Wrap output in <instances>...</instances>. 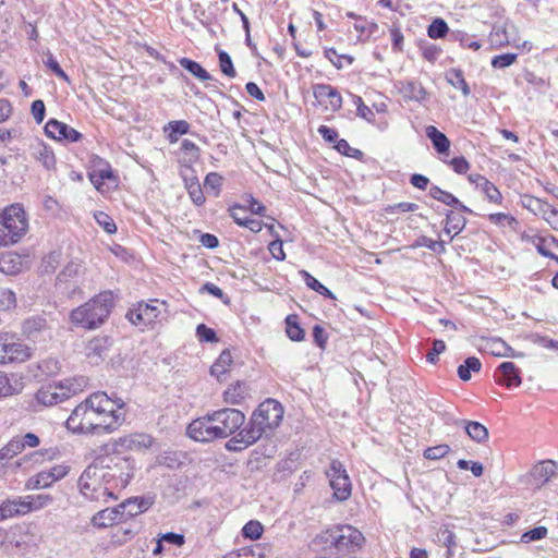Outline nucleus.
Returning a JSON list of instances; mask_svg holds the SVG:
<instances>
[{"label":"nucleus","mask_w":558,"mask_h":558,"mask_svg":"<svg viewBox=\"0 0 558 558\" xmlns=\"http://www.w3.org/2000/svg\"><path fill=\"white\" fill-rule=\"evenodd\" d=\"M450 451V447L446 444L429 447L424 451V457L429 460H439L447 456Z\"/></svg>","instance_id":"nucleus-55"},{"label":"nucleus","mask_w":558,"mask_h":558,"mask_svg":"<svg viewBox=\"0 0 558 558\" xmlns=\"http://www.w3.org/2000/svg\"><path fill=\"white\" fill-rule=\"evenodd\" d=\"M153 444L151 436L144 433H134L119 438L118 445L128 450H142Z\"/></svg>","instance_id":"nucleus-21"},{"label":"nucleus","mask_w":558,"mask_h":558,"mask_svg":"<svg viewBox=\"0 0 558 558\" xmlns=\"http://www.w3.org/2000/svg\"><path fill=\"white\" fill-rule=\"evenodd\" d=\"M89 180L98 191L102 190V186L106 184V181H109V183L111 184L116 183V179L110 169L94 170L89 174Z\"/></svg>","instance_id":"nucleus-35"},{"label":"nucleus","mask_w":558,"mask_h":558,"mask_svg":"<svg viewBox=\"0 0 558 558\" xmlns=\"http://www.w3.org/2000/svg\"><path fill=\"white\" fill-rule=\"evenodd\" d=\"M354 29L359 33L360 39H366L378 31V25L359 16L354 23Z\"/></svg>","instance_id":"nucleus-37"},{"label":"nucleus","mask_w":558,"mask_h":558,"mask_svg":"<svg viewBox=\"0 0 558 558\" xmlns=\"http://www.w3.org/2000/svg\"><path fill=\"white\" fill-rule=\"evenodd\" d=\"M449 27L442 19H435L428 26L427 34L433 39H439L446 36Z\"/></svg>","instance_id":"nucleus-45"},{"label":"nucleus","mask_w":558,"mask_h":558,"mask_svg":"<svg viewBox=\"0 0 558 558\" xmlns=\"http://www.w3.org/2000/svg\"><path fill=\"white\" fill-rule=\"evenodd\" d=\"M497 384L507 388L519 387L521 385V372L512 362L501 363L494 374Z\"/></svg>","instance_id":"nucleus-16"},{"label":"nucleus","mask_w":558,"mask_h":558,"mask_svg":"<svg viewBox=\"0 0 558 558\" xmlns=\"http://www.w3.org/2000/svg\"><path fill=\"white\" fill-rule=\"evenodd\" d=\"M54 482L51 480V475L48 470L41 471L37 473L35 476L31 477L27 482V488L31 489H39V488H48Z\"/></svg>","instance_id":"nucleus-38"},{"label":"nucleus","mask_w":558,"mask_h":558,"mask_svg":"<svg viewBox=\"0 0 558 558\" xmlns=\"http://www.w3.org/2000/svg\"><path fill=\"white\" fill-rule=\"evenodd\" d=\"M548 530L545 526H537L530 531L524 532L521 535V542L524 544H530L535 541L543 539L547 536Z\"/></svg>","instance_id":"nucleus-52"},{"label":"nucleus","mask_w":558,"mask_h":558,"mask_svg":"<svg viewBox=\"0 0 558 558\" xmlns=\"http://www.w3.org/2000/svg\"><path fill=\"white\" fill-rule=\"evenodd\" d=\"M187 435L199 442H208L221 438L211 414L194 420L187 427Z\"/></svg>","instance_id":"nucleus-13"},{"label":"nucleus","mask_w":558,"mask_h":558,"mask_svg":"<svg viewBox=\"0 0 558 558\" xmlns=\"http://www.w3.org/2000/svg\"><path fill=\"white\" fill-rule=\"evenodd\" d=\"M488 347L490 353L496 356H515L513 349L499 338L492 339L488 342Z\"/></svg>","instance_id":"nucleus-39"},{"label":"nucleus","mask_w":558,"mask_h":558,"mask_svg":"<svg viewBox=\"0 0 558 558\" xmlns=\"http://www.w3.org/2000/svg\"><path fill=\"white\" fill-rule=\"evenodd\" d=\"M101 432L112 433L125 421V402L104 391L94 392Z\"/></svg>","instance_id":"nucleus-5"},{"label":"nucleus","mask_w":558,"mask_h":558,"mask_svg":"<svg viewBox=\"0 0 558 558\" xmlns=\"http://www.w3.org/2000/svg\"><path fill=\"white\" fill-rule=\"evenodd\" d=\"M179 64L202 82L210 81L211 75L196 61L189 58H181Z\"/></svg>","instance_id":"nucleus-31"},{"label":"nucleus","mask_w":558,"mask_h":558,"mask_svg":"<svg viewBox=\"0 0 558 558\" xmlns=\"http://www.w3.org/2000/svg\"><path fill=\"white\" fill-rule=\"evenodd\" d=\"M45 65L50 69L58 77L69 82V76L61 69L59 62L54 59L51 53L47 54V59L45 60Z\"/></svg>","instance_id":"nucleus-60"},{"label":"nucleus","mask_w":558,"mask_h":558,"mask_svg":"<svg viewBox=\"0 0 558 558\" xmlns=\"http://www.w3.org/2000/svg\"><path fill=\"white\" fill-rule=\"evenodd\" d=\"M151 505L153 501L149 498L135 497L133 499H129L118 507L120 510L121 520L129 517H135L146 511Z\"/></svg>","instance_id":"nucleus-20"},{"label":"nucleus","mask_w":558,"mask_h":558,"mask_svg":"<svg viewBox=\"0 0 558 558\" xmlns=\"http://www.w3.org/2000/svg\"><path fill=\"white\" fill-rule=\"evenodd\" d=\"M461 213L462 211H449L447 214L445 232L451 238L459 234L465 226V219Z\"/></svg>","instance_id":"nucleus-28"},{"label":"nucleus","mask_w":558,"mask_h":558,"mask_svg":"<svg viewBox=\"0 0 558 558\" xmlns=\"http://www.w3.org/2000/svg\"><path fill=\"white\" fill-rule=\"evenodd\" d=\"M135 465L130 458L116 457L109 463L88 465L77 481V487L84 499L106 504L118 500L119 494L134 476Z\"/></svg>","instance_id":"nucleus-1"},{"label":"nucleus","mask_w":558,"mask_h":558,"mask_svg":"<svg viewBox=\"0 0 558 558\" xmlns=\"http://www.w3.org/2000/svg\"><path fill=\"white\" fill-rule=\"evenodd\" d=\"M167 310L166 301L153 299L149 302H138L133 305L128 311L126 318L132 325L141 329L154 328L165 317Z\"/></svg>","instance_id":"nucleus-6"},{"label":"nucleus","mask_w":558,"mask_h":558,"mask_svg":"<svg viewBox=\"0 0 558 558\" xmlns=\"http://www.w3.org/2000/svg\"><path fill=\"white\" fill-rule=\"evenodd\" d=\"M47 328V320L41 316L29 317L23 323V333L28 338H36Z\"/></svg>","instance_id":"nucleus-26"},{"label":"nucleus","mask_w":558,"mask_h":558,"mask_svg":"<svg viewBox=\"0 0 558 558\" xmlns=\"http://www.w3.org/2000/svg\"><path fill=\"white\" fill-rule=\"evenodd\" d=\"M218 58L221 72L228 77H235L236 71L233 66L231 57L226 51L221 50L218 53Z\"/></svg>","instance_id":"nucleus-51"},{"label":"nucleus","mask_w":558,"mask_h":558,"mask_svg":"<svg viewBox=\"0 0 558 558\" xmlns=\"http://www.w3.org/2000/svg\"><path fill=\"white\" fill-rule=\"evenodd\" d=\"M28 505L32 506L31 512L38 511L52 504L53 497L48 494L28 495Z\"/></svg>","instance_id":"nucleus-44"},{"label":"nucleus","mask_w":558,"mask_h":558,"mask_svg":"<svg viewBox=\"0 0 558 558\" xmlns=\"http://www.w3.org/2000/svg\"><path fill=\"white\" fill-rule=\"evenodd\" d=\"M449 165L451 166L453 171L459 173V174L466 173L469 168H470L469 161L464 157H462V156L452 158L449 161Z\"/></svg>","instance_id":"nucleus-64"},{"label":"nucleus","mask_w":558,"mask_h":558,"mask_svg":"<svg viewBox=\"0 0 558 558\" xmlns=\"http://www.w3.org/2000/svg\"><path fill=\"white\" fill-rule=\"evenodd\" d=\"M252 415L258 420L260 425L267 432H270L276 428L282 421L283 409L278 401L268 399L260 403Z\"/></svg>","instance_id":"nucleus-12"},{"label":"nucleus","mask_w":558,"mask_h":558,"mask_svg":"<svg viewBox=\"0 0 558 558\" xmlns=\"http://www.w3.org/2000/svg\"><path fill=\"white\" fill-rule=\"evenodd\" d=\"M24 450L19 436L13 437L4 447L0 449L1 454L9 461Z\"/></svg>","instance_id":"nucleus-43"},{"label":"nucleus","mask_w":558,"mask_h":558,"mask_svg":"<svg viewBox=\"0 0 558 558\" xmlns=\"http://www.w3.org/2000/svg\"><path fill=\"white\" fill-rule=\"evenodd\" d=\"M461 424L464 426L466 434L474 441L482 442L488 438V430L483 424L468 421H461Z\"/></svg>","instance_id":"nucleus-33"},{"label":"nucleus","mask_w":558,"mask_h":558,"mask_svg":"<svg viewBox=\"0 0 558 558\" xmlns=\"http://www.w3.org/2000/svg\"><path fill=\"white\" fill-rule=\"evenodd\" d=\"M114 306L111 291H101L83 305L71 312V322L84 329L93 330L100 327L109 317Z\"/></svg>","instance_id":"nucleus-3"},{"label":"nucleus","mask_w":558,"mask_h":558,"mask_svg":"<svg viewBox=\"0 0 558 558\" xmlns=\"http://www.w3.org/2000/svg\"><path fill=\"white\" fill-rule=\"evenodd\" d=\"M517 60L515 53H504L493 58L492 66L495 69H505L513 64Z\"/></svg>","instance_id":"nucleus-59"},{"label":"nucleus","mask_w":558,"mask_h":558,"mask_svg":"<svg viewBox=\"0 0 558 558\" xmlns=\"http://www.w3.org/2000/svg\"><path fill=\"white\" fill-rule=\"evenodd\" d=\"M222 183V177L216 172H210L206 175L204 187L207 191H213L216 194L217 190Z\"/></svg>","instance_id":"nucleus-62"},{"label":"nucleus","mask_w":558,"mask_h":558,"mask_svg":"<svg viewBox=\"0 0 558 558\" xmlns=\"http://www.w3.org/2000/svg\"><path fill=\"white\" fill-rule=\"evenodd\" d=\"M196 335L202 341L216 342L218 338L214 329L207 327L204 324H199L196 328Z\"/></svg>","instance_id":"nucleus-61"},{"label":"nucleus","mask_w":558,"mask_h":558,"mask_svg":"<svg viewBox=\"0 0 558 558\" xmlns=\"http://www.w3.org/2000/svg\"><path fill=\"white\" fill-rule=\"evenodd\" d=\"M16 306L15 293L10 289L0 290V311H9Z\"/></svg>","instance_id":"nucleus-53"},{"label":"nucleus","mask_w":558,"mask_h":558,"mask_svg":"<svg viewBox=\"0 0 558 558\" xmlns=\"http://www.w3.org/2000/svg\"><path fill=\"white\" fill-rule=\"evenodd\" d=\"M232 362L231 352L228 350L222 351L216 362L211 365L210 374L220 380L221 377L230 369Z\"/></svg>","instance_id":"nucleus-29"},{"label":"nucleus","mask_w":558,"mask_h":558,"mask_svg":"<svg viewBox=\"0 0 558 558\" xmlns=\"http://www.w3.org/2000/svg\"><path fill=\"white\" fill-rule=\"evenodd\" d=\"M61 260V252L60 251H52L48 255H46L43 259V267L45 272H52L54 271L57 265Z\"/></svg>","instance_id":"nucleus-57"},{"label":"nucleus","mask_w":558,"mask_h":558,"mask_svg":"<svg viewBox=\"0 0 558 558\" xmlns=\"http://www.w3.org/2000/svg\"><path fill=\"white\" fill-rule=\"evenodd\" d=\"M300 275L303 277L306 286L311 288L312 290L316 291L320 295L335 299V295L332 292L325 287L323 283H320L316 278H314L310 272L306 270H300Z\"/></svg>","instance_id":"nucleus-36"},{"label":"nucleus","mask_w":558,"mask_h":558,"mask_svg":"<svg viewBox=\"0 0 558 558\" xmlns=\"http://www.w3.org/2000/svg\"><path fill=\"white\" fill-rule=\"evenodd\" d=\"M313 94L317 101L325 105L332 111H336L342 106V97L339 92L328 84H316L313 86Z\"/></svg>","instance_id":"nucleus-15"},{"label":"nucleus","mask_w":558,"mask_h":558,"mask_svg":"<svg viewBox=\"0 0 558 558\" xmlns=\"http://www.w3.org/2000/svg\"><path fill=\"white\" fill-rule=\"evenodd\" d=\"M488 219L492 223L499 225L502 227L513 228V225L517 223L515 219L508 213L497 211L493 213L488 216Z\"/></svg>","instance_id":"nucleus-54"},{"label":"nucleus","mask_w":558,"mask_h":558,"mask_svg":"<svg viewBox=\"0 0 558 558\" xmlns=\"http://www.w3.org/2000/svg\"><path fill=\"white\" fill-rule=\"evenodd\" d=\"M365 537L356 527L348 524L335 525L323 531L313 539V546L323 550L335 549L339 555H350L360 550Z\"/></svg>","instance_id":"nucleus-2"},{"label":"nucleus","mask_w":558,"mask_h":558,"mask_svg":"<svg viewBox=\"0 0 558 558\" xmlns=\"http://www.w3.org/2000/svg\"><path fill=\"white\" fill-rule=\"evenodd\" d=\"M221 438L234 434L245 422V415L238 409L226 408L211 413Z\"/></svg>","instance_id":"nucleus-10"},{"label":"nucleus","mask_w":558,"mask_h":558,"mask_svg":"<svg viewBox=\"0 0 558 558\" xmlns=\"http://www.w3.org/2000/svg\"><path fill=\"white\" fill-rule=\"evenodd\" d=\"M94 218L107 233L112 234L117 231V226L107 211H94Z\"/></svg>","instance_id":"nucleus-49"},{"label":"nucleus","mask_w":558,"mask_h":558,"mask_svg":"<svg viewBox=\"0 0 558 558\" xmlns=\"http://www.w3.org/2000/svg\"><path fill=\"white\" fill-rule=\"evenodd\" d=\"M22 258L14 253H5L0 257V271L5 275H15L22 270Z\"/></svg>","instance_id":"nucleus-25"},{"label":"nucleus","mask_w":558,"mask_h":558,"mask_svg":"<svg viewBox=\"0 0 558 558\" xmlns=\"http://www.w3.org/2000/svg\"><path fill=\"white\" fill-rule=\"evenodd\" d=\"M438 541L447 547V558L452 555V548L456 546V535L449 529H441L437 533Z\"/></svg>","instance_id":"nucleus-48"},{"label":"nucleus","mask_w":558,"mask_h":558,"mask_svg":"<svg viewBox=\"0 0 558 558\" xmlns=\"http://www.w3.org/2000/svg\"><path fill=\"white\" fill-rule=\"evenodd\" d=\"M45 133L48 137L58 141H66L69 143H75L82 137L78 131L56 119H50L46 123Z\"/></svg>","instance_id":"nucleus-14"},{"label":"nucleus","mask_w":558,"mask_h":558,"mask_svg":"<svg viewBox=\"0 0 558 558\" xmlns=\"http://www.w3.org/2000/svg\"><path fill=\"white\" fill-rule=\"evenodd\" d=\"M264 527L260 522L251 520L242 529V534L245 538L256 541L260 538Z\"/></svg>","instance_id":"nucleus-47"},{"label":"nucleus","mask_w":558,"mask_h":558,"mask_svg":"<svg viewBox=\"0 0 558 558\" xmlns=\"http://www.w3.org/2000/svg\"><path fill=\"white\" fill-rule=\"evenodd\" d=\"M426 136L430 140L435 150L442 155L447 154L450 147V141L436 126L428 125L426 128Z\"/></svg>","instance_id":"nucleus-24"},{"label":"nucleus","mask_w":558,"mask_h":558,"mask_svg":"<svg viewBox=\"0 0 558 558\" xmlns=\"http://www.w3.org/2000/svg\"><path fill=\"white\" fill-rule=\"evenodd\" d=\"M244 396H245V388L242 384L238 383V384L229 387L223 392V400L230 404H238L244 399Z\"/></svg>","instance_id":"nucleus-40"},{"label":"nucleus","mask_w":558,"mask_h":558,"mask_svg":"<svg viewBox=\"0 0 558 558\" xmlns=\"http://www.w3.org/2000/svg\"><path fill=\"white\" fill-rule=\"evenodd\" d=\"M94 393L88 396L68 417L66 428L73 434L90 435L101 432Z\"/></svg>","instance_id":"nucleus-4"},{"label":"nucleus","mask_w":558,"mask_h":558,"mask_svg":"<svg viewBox=\"0 0 558 558\" xmlns=\"http://www.w3.org/2000/svg\"><path fill=\"white\" fill-rule=\"evenodd\" d=\"M287 324V335L292 341H301L304 339V330L301 328L299 323L296 322V317L289 315L286 318Z\"/></svg>","instance_id":"nucleus-41"},{"label":"nucleus","mask_w":558,"mask_h":558,"mask_svg":"<svg viewBox=\"0 0 558 558\" xmlns=\"http://www.w3.org/2000/svg\"><path fill=\"white\" fill-rule=\"evenodd\" d=\"M121 521L119 508H107L98 511L92 518V524L97 527H108Z\"/></svg>","instance_id":"nucleus-23"},{"label":"nucleus","mask_w":558,"mask_h":558,"mask_svg":"<svg viewBox=\"0 0 558 558\" xmlns=\"http://www.w3.org/2000/svg\"><path fill=\"white\" fill-rule=\"evenodd\" d=\"M477 179L482 182L481 189L487 198L495 205L500 204L501 194L498 189L482 175H477Z\"/></svg>","instance_id":"nucleus-42"},{"label":"nucleus","mask_w":558,"mask_h":558,"mask_svg":"<svg viewBox=\"0 0 558 558\" xmlns=\"http://www.w3.org/2000/svg\"><path fill=\"white\" fill-rule=\"evenodd\" d=\"M181 149L186 155V160L189 162H195L199 159L201 149L194 142L183 140L181 143Z\"/></svg>","instance_id":"nucleus-50"},{"label":"nucleus","mask_w":558,"mask_h":558,"mask_svg":"<svg viewBox=\"0 0 558 558\" xmlns=\"http://www.w3.org/2000/svg\"><path fill=\"white\" fill-rule=\"evenodd\" d=\"M163 132L168 134L167 137L170 143H175L180 135L190 132V124L185 120L170 121L163 126Z\"/></svg>","instance_id":"nucleus-27"},{"label":"nucleus","mask_w":558,"mask_h":558,"mask_svg":"<svg viewBox=\"0 0 558 558\" xmlns=\"http://www.w3.org/2000/svg\"><path fill=\"white\" fill-rule=\"evenodd\" d=\"M451 37L454 40L459 41L461 46L464 48L478 50L482 47V45L478 41L473 40L468 34L462 32L452 33Z\"/></svg>","instance_id":"nucleus-56"},{"label":"nucleus","mask_w":558,"mask_h":558,"mask_svg":"<svg viewBox=\"0 0 558 558\" xmlns=\"http://www.w3.org/2000/svg\"><path fill=\"white\" fill-rule=\"evenodd\" d=\"M187 192H189V195H190L192 202L194 203V205H196V206L203 205V203L205 201L204 192L201 187V184L197 181L191 182L190 184H187Z\"/></svg>","instance_id":"nucleus-58"},{"label":"nucleus","mask_w":558,"mask_h":558,"mask_svg":"<svg viewBox=\"0 0 558 558\" xmlns=\"http://www.w3.org/2000/svg\"><path fill=\"white\" fill-rule=\"evenodd\" d=\"M558 473V464L551 460L541 461L530 472L536 487H541Z\"/></svg>","instance_id":"nucleus-17"},{"label":"nucleus","mask_w":558,"mask_h":558,"mask_svg":"<svg viewBox=\"0 0 558 558\" xmlns=\"http://www.w3.org/2000/svg\"><path fill=\"white\" fill-rule=\"evenodd\" d=\"M267 430L260 425L258 420L252 415L248 424L244 426L236 436L231 438L226 447L228 450L239 451L255 444Z\"/></svg>","instance_id":"nucleus-11"},{"label":"nucleus","mask_w":558,"mask_h":558,"mask_svg":"<svg viewBox=\"0 0 558 558\" xmlns=\"http://www.w3.org/2000/svg\"><path fill=\"white\" fill-rule=\"evenodd\" d=\"M32 114L34 117V120L40 124L44 121L45 113H46V107L43 100L37 99L34 100L31 107Z\"/></svg>","instance_id":"nucleus-63"},{"label":"nucleus","mask_w":558,"mask_h":558,"mask_svg":"<svg viewBox=\"0 0 558 558\" xmlns=\"http://www.w3.org/2000/svg\"><path fill=\"white\" fill-rule=\"evenodd\" d=\"M446 81L454 88L460 89L466 97L471 90L468 83L464 80L463 72L459 69H450L446 73Z\"/></svg>","instance_id":"nucleus-32"},{"label":"nucleus","mask_w":558,"mask_h":558,"mask_svg":"<svg viewBox=\"0 0 558 558\" xmlns=\"http://www.w3.org/2000/svg\"><path fill=\"white\" fill-rule=\"evenodd\" d=\"M429 195L442 204L453 207L456 209H469L466 206L462 205L459 199L452 195L451 193L441 190L438 186H432L429 190Z\"/></svg>","instance_id":"nucleus-30"},{"label":"nucleus","mask_w":558,"mask_h":558,"mask_svg":"<svg viewBox=\"0 0 558 558\" xmlns=\"http://www.w3.org/2000/svg\"><path fill=\"white\" fill-rule=\"evenodd\" d=\"M481 366V361L477 357L470 356L458 367V376L461 380L468 381L471 378V372H480Z\"/></svg>","instance_id":"nucleus-34"},{"label":"nucleus","mask_w":558,"mask_h":558,"mask_svg":"<svg viewBox=\"0 0 558 558\" xmlns=\"http://www.w3.org/2000/svg\"><path fill=\"white\" fill-rule=\"evenodd\" d=\"M3 345L5 347V363L24 362L29 355V348L19 341H13L8 335H3Z\"/></svg>","instance_id":"nucleus-18"},{"label":"nucleus","mask_w":558,"mask_h":558,"mask_svg":"<svg viewBox=\"0 0 558 558\" xmlns=\"http://www.w3.org/2000/svg\"><path fill=\"white\" fill-rule=\"evenodd\" d=\"M397 87L399 93L407 100L422 102L427 97L426 89L417 81H399Z\"/></svg>","instance_id":"nucleus-19"},{"label":"nucleus","mask_w":558,"mask_h":558,"mask_svg":"<svg viewBox=\"0 0 558 558\" xmlns=\"http://www.w3.org/2000/svg\"><path fill=\"white\" fill-rule=\"evenodd\" d=\"M329 478V484L333 490V496L339 501H344L350 498L352 485L350 477L343 464L338 460H332L326 471Z\"/></svg>","instance_id":"nucleus-8"},{"label":"nucleus","mask_w":558,"mask_h":558,"mask_svg":"<svg viewBox=\"0 0 558 558\" xmlns=\"http://www.w3.org/2000/svg\"><path fill=\"white\" fill-rule=\"evenodd\" d=\"M76 391L77 388L70 380L54 383L41 387L36 393V400L39 404L51 407L69 399Z\"/></svg>","instance_id":"nucleus-9"},{"label":"nucleus","mask_w":558,"mask_h":558,"mask_svg":"<svg viewBox=\"0 0 558 558\" xmlns=\"http://www.w3.org/2000/svg\"><path fill=\"white\" fill-rule=\"evenodd\" d=\"M26 211L0 213V245L15 243L27 229Z\"/></svg>","instance_id":"nucleus-7"},{"label":"nucleus","mask_w":558,"mask_h":558,"mask_svg":"<svg viewBox=\"0 0 558 558\" xmlns=\"http://www.w3.org/2000/svg\"><path fill=\"white\" fill-rule=\"evenodd\" d=\"M83 272V266L80 262H70L58 276L59 281H69L78 277Z\"/></svg>","instance_id":"nucleus-46"},{"label":"nucleus","mask_w":558,"mask_h":558,"mask_svg":"<svg viewBox=\"0 0 558 558\" xmlns=\"http://www.w3.org/2000/svg\"><path fill=\"white\" fill-rule=\"evenodd\" d=\"M262 211H232L234 222L240 227L247 228L252 232H259L263 228V221L260 219Z\"/></svg>","instance_id":"nucleus-22"}]
</instances>
